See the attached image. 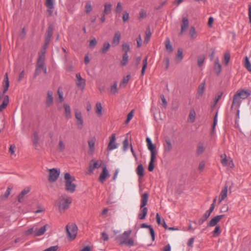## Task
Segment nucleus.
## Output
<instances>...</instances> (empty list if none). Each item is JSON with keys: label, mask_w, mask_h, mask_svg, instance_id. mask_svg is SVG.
<instances>
[{"label": "nucleus", "mask_w": 251, "mask_h": 251, "mask_svg": "<svg viewBox=\"0 0 251 251\" xmlns=\"http://www.w3.org/2000/svg\"><path fill=\"white\" fill-rule=\"evenodd\" d=\"M250 95L251 91L249 90H238L233 96L231 108L233 107L235 108H239L242 102V100L246 99Z\"/></svg>", "instance_id": "f257e3e1"}, {"label": "nucleus", "mask_w": 251, "mask_h": 251, "mask_svg": "<svg viewBox=\"0 0 251 251\" xmlns=\"http://www.w3.org/2000/svg\"><path fill=\"white\" fill-rule=\"evenodd\" d=\"M131 233V230L125 231L123 234L117 236L116 240L119 245H126L128 247H132L134 245V240L129 238V236Z\"/></svg>", "instance_id": "f03ea898"}, {"label": "nucleus", "mask_w": 251, "mask_h": 251, "mask_svg": "<svg viewBox=\"0 0 251 251\" xmlns=\"http://www.w3.org/2000/svg\"><path fill=\"white\" fill-rule=\"evenodd\" d=\"M72 198L66 194L61 195L55 202V205L58 207L59 211H63L69 207L72 203Z\"/></svg>", "instance_id": "7ed1b4c3"}, {"label": "nucleus", "mask_w": 251, "mask_h": 251, "mask_svg": "<svg viewBox=\"0 0 251 251\" xmlns=\"http://www.w3.org/2000/svg\"><path fill=\"white\" fill-rule=\"evenodd\" d=\"M149 199V194L145 193L141 196V204L140 207V213L138 217L140 220H144L146 218L148 213V208L145 207Z\"/></svg>", "instance_id": "20e7f679"}, {"label": "nucleus", "mask_w": 251, "mask_h": 251, "mask_svg": "<svg viewBox=\"0 0 251 251\" xmlns=\"http://www.w3.org/2000/svg\"><path fill=\"white\" fill-rule=\"evenodd\" d=\"M65 189L70 193H73L75 190L76 185L73 182L75 181L74 176H72L69 173L64 174Z\"/></svg>", "instance_id": "39448f33"}, {"label": "nucleus", "mask_w": 251, "mask_h": 251, "mask_svg": "<svg viewBox=\"0 0 251 251\" xmlns=\"http://www.w3.org/2000/svg\"><path fill=\"white\" fill-rule=\"evenodd\" d=\"M66 232L69 240L75 239L77 233V226L75 224L69 223L66 226Z\"/></svg>", "instance_id": "423d86ee"}, {"label": "nucleus", "mask_w": 251, "mask_h": 251, "mask_svg": "<svg viewBox=\"0 0 251 251\" xmlns=\"http://www.w3.org/2000/svg\"><path fill=\"white\" fill-rule=\"evenodd\" d=\"M60 174L59 170L53 168L49 170V180L50 182H53L55 181Z\"/></svg>", "instance_id": "0eeeda50"}, {"label": "nucleus", "mask_w": 251, "mask_h": 251, "mask_svg": "<svg viewBox=\"0 0 251 251\" xmlns=\"http://www.w3.org/2000/svg\"><path fill=\"white\" fill-rule=\"evenodd\" d=\"M75 76L76 78V86L80 89L83 90L86 84L85 79L81 77L80 74L79 73L76 74Z\"/></svg>", "instance_id": "6e6552de"}, {"label": "nucleus", "mask_w": 251, "mask_h": 251, "mask_svg": "<svg viewBox=\"0 0 251 251\" xmlns=\"http://www.w3.org/2000/svg\"><path fill=\"white\" fill-rule=\"evenodd\" d=\"M53 93L51 90H48L47 93L45 104L47 107H50L53 103Z\"/></svg>", "instance_id": "1a4fd4ad"}, {"label": "nucleus", "mask_w": 251, "mask_h": 251, "mask_svg": "<svg viewBox=\"0 0 251 251\" xmlns=\"http://www.w3.org/2000/svg\"><path fill=\"white\" fill-rule=\"evenodd\" d=\"M75 117L77 120L76 125L77 128L79 129H81L83 127V121L82 118L81 112L77 110L75 111Z\"/></svg>", "instance_id": "9d476101"}, {"label": "nucleus", "mask_w": 251, "mask_h": 251, "mask_svg": "<svg viewBox=\"0 0 251 251\" xmlns=\"http://www.w3.org/2000/svg\"><path fill=\"white\" fill-rule=\"evenodd\" d=\"M146 142L148 149L151 151V154H156V147L152 143L151 139L149 137H147L146 138Z\"/></svg>", "instance_id": "9b49d317"}, {"label": "nucleus", "mask_w": 251, "mask_h": 251, "mask_svg": "<svg viewBox=\"0 0 251 251\" xmlns=\"http://www.w3.org/2000/svg\"><path fill=\"white\" fill-rule=\"evenodd\" d=\"M116 135L115 134H112L110 137V142L108 144L107 149L109 151L114 150L117 148V145L115 143Z\"/></svg>", "instance_id": "f8f14e48"}, {"label": "nucleus", "mask_w": 251, "mask_h": 251, "mask_svg": "<svg viewBox=\"0 0 251 251\" xmlns=\"http://www.w3.org/2000/svg\"><path fill=\"white\" fill-rule=\"evenodd\" d=\"M224 217V215H217L209 221L208 224L209 226H216L218 223Z\"/></svg>", "instance_id": "ddd939ff"}, {"label": "nucleus", "mask_w": 251, "mask_h": 251, "mask_svg": "<svg viewBox=\"0 0 251 251\" xmlns=\"http://www.w3.org/2000/svg\"><path fill=\"white\" fill-rule=\"evenodd\" d=\"M164 151L165 153L170 152L172 149V145L169 139H166L163 143Z\"/></svg>", "instance_id": "4468645a"}, {"label": "nucleus", "mask_w": 251, "mask_h": 251, "mask_svg": "<svg viewBox=\"0 0 251 251\" xmlns=\"http://www.w3.org/2000/svg\"><path fill=\"white\" fill-rule=\"evenodd\" d=\"M121 38V34L120 31H117L115 32L114 37L112 39V44L114 46L118 45L120 43Z\"/></svg>", "instance_id": "2eb2a0df"}, {"label": "nucleus", "mask_w": 251, "mask_h": 251, "mask_svg": "<svg viewBox=\"0 0 251 251\" xmlns=\"http://www.w3.org/2000/svg\"><path fill=\"white\" fill-rule=\"evenodd\" d=\"M108 172L105 166L102 168V171L100 175L99 180L101 183H103L106 177L108 176Z\"/></svg>", "instance_id": "dca6fc26"}, {"label": "nucleus", "mask_w": 251, "mask_h": 251, "mask_svg": "<svg viewBox=\"0 0 251 251\" xmlns=\"http://www.w3.org/2000/svg\"><path fill=\"white\" fill-rule=\"evenodd\" d=\"M227 189L228 186L227 185H226L220 193L219 198V203L221 202L227 197Z\"/></svg>", "instance_id": "f3484780"}, {"label": "nucleus", "mask_w": 251, "mask_h": 251, "mask_svg": "<svg viewBox=\"0 0 251 251\" xmlns=\"http://www.w3.org/2000/svg\"><path fill=\"white\" fill-rule=\"evenodd\" d=\"M53 28L51 26L48 27V29L46 31V35L45 38V42L47 44H49L50 38L52 35Z\"/></svg>", "instance_id": "a211bd4d"}, {"label": "nucleus", "mask_w": 251, "mask_h": 251, "mask_svg": "<svg viewBox=\"0 0 251 251\" xmlns=\"http://www.w3.org/2000/svg\"><path fill=\"white\" fill-rule=\"evenodd\" d=\"M96 139L92 138L88 140V143L89 146V153L90 154L93 153L95 150V144Z\"/></svg>", "instance_id": "6ab92c4d"}, {"label": "nucleus", "mask_w": 251, "mask_h": 251, "mask_svg": "<svg viewBox=\"0 0 251 251\" xmlns=\"http://www.w3.org/2000/svg\"><path fill=\"white\" fill-rule=\"evenodd\" d=\"M30 191L29 188H26L22 191L18 197V201L19 202H22L24 201L25 196Z\"/></svg>", "instance_id": "aec40b11"}, {"label": "nucleus", "mask_w": 251, "mask_h": 251, "mask_svg": "<svg viewBox=\"0 0 251 251\" xmlns=\"http://www.w3.org/2000/svg\"><path fill=\"white\" fill-rule=\"evenodd\" d=\"M100 167V165L98 164V163L96 161H95L93 159L90 163L88 171L90 173H92L95 168H99Z\"/></svg>", "instance_id": "412c9836"}, {"label": "nucleus", "mask_w": 251, "mask_h": 251, "mask_svg": "<svg viewBox=\"0 0 251 251\" xmlns=\"http://www.w3.org/2000/svg\"><path fill=\"white\" fill-rule=\"evenodd\" d=\"M156 154H151V160L148 167V170L150 172L152 171L154 169V166L153 162L156 160Z\"/></svg>", "instance_id": "4be33fe9"}, {"label": "nucleus", "mask_w": 251, "mask_h": 251, "mask_svg": "<svg viewBox=\"0 0 251 251\" xmlns=\"http://www.w3.org/2000/svg\"><path fill=\"white\" fill-rule=\"evenodd\" d=\"M189 26V21L186 17H183L182 19V23L181 26V34Z\"/></svg>", "instance_id": "5701e85b"}, {"label": "nucleus", "mask_w": 251, "mask_h": 251, "mask_svg": "<svg viewBox=\"0 0 251 251\" xmlns=\"http://www.w3.org/2000/svg\"><path fill=\"white\" fill-rule=\"evenodd\" d=\"M196 119V112L194 108H192L190 110L188 121L193 123Z\"/></svg>", "instance_id": "b1692460"}, {"label": "nucleus", "mask_w": 251, "mask_h": 251, "mask_svg": "<svg viewBox=\"0 0 251 251\" xmlns=\"http://www.w3.org/2000/svg\"><path fill=\"white\" fill-rule=\"evenodd\" d=\"M49 226L48 224H46L44 226L39 227L38 229V232L36 233V236H41L43 235Z\"/></svg>", "instance_id": "393cba45"}, {"label": "nucleus", "mask_w": 251, "mask_h": 251, "mask_svg": "<svg viewBox=\"0 0 251 251\" xmlns=\"http://www.w3.org/2000/svg\"><path fill=\"white\" fill-rule=\"evenodd\" d=\"M9 86V82L8 80V75L7 73L5 75V77L3 81V93H5L8 90Z\"/></svg>", "instance_id": "a878e982"}, {"label": "nucleus", "mask_w": 251, "mask_h": 251, "mask_svg": "<svg viewBox=\"0 0 251 251\" xmlns=\"http://www.w3.org/2000/svg\"><path fill=\"white\" fill-rule=\"evenodd\" d=\"M65 109V116L67 119H70L71 118V109L70 106L65 103L63 105Z\"/></svg>", "instance_id": "bb28decb"}, {"label": "nucleus", "mask_w": 251, "mask_h": 251, "mask_svg": "<svg viewBox=\"0 0 251 251\" xmlns=\"http://www.w3.org/2000/svg\"><path fill=\"white\" fill-rule=\"evenodd\" d=\"M214 70L217 75H219L221 71V65L218 58H216L215 60Z\"/></svg>", "instance_id": "cd10ccee"}, {"label": "nucleus", "mask_w": 251, "mask_h": 251, "mask_svg": "<svg viewBox=\"0 0 251 251\" xmlns=\"http://www.w3.org/2000/svg\"><path fill=\"white\" fill-rule=\"evenodd\" d=\"M136 171L137 175L140 177L143 176L144 175V169L142 164H140L137 166Z\"/></svg>", "instance_id": "c85d7f7f"}, {"label": "nucleus", "mask_w": 251, "mask_h": 251, "mask_svg": "<svg viewBox=\"0 0 251 251\" xmlns=\"http://www.w3.org/2000/svg\"><path fill=\"white\" fill-rule=\"evenodd\" d=\"M9 102V98L7 95L4 96L2 103L0 105V112L4 109Z\"/></svg>", "instance_id": "c756f323"}, {"label": "nucleus", "mask_w": 251, "mask_h": 251, "mask_svg": "<svg viewBox=\"0 0 251 251\" xmlns=\"http://www.w3.org/2000/svg\"><path fill=\"white\" fill-rule=\"evenodd\" d=\"M130 77V75H128L123 78L122 81L120 83L119 85L120 88H124L126 86L129 81Z\"/></svg>", "instance_id": "7c9ffc66"}, {"label": "nucleus", "mask_w": 251, "mask_h": 251, "mask_svg": "<svg viewBox=\"0 0 251 251\" xmlns=\"http://www.w3.org/2000/svg\"><path fill=\"white\" fill-rule=\"evenodd\" d=\"M112 5L110 3H106L104 4V8L103 11L104 15L108 14L111 12Z\"/></svg>", "instance_id": "2f4dec72"}, {"label": "nucleus", "mask_w": 251, "mask_h": 251, "mask_svg": "<svg viewBox=\"0 0 251 251\" xmlns=\"http://www.w3.org/2000/svg\"><path fill=\"white\" fill-rule=\"evenodd\" d=\"M46 67V66L45 65L41 66H36L34 77H36L37 75H38L41 73V70H42L44 68Z\"/></svg>", "instance_id": "473e14b6"}, {"label": "nucleus", "mask_w": 251, "mask_h": 251, "mask_svg": "<svg viewBox=\"0 0 251 251\" xmlns=\"http://www.w3.org/2000/svg\"><path fill=\"white\" fill-rule=\"evenodd\" d=\"M205 150V147L204 144L201 142H200L198 145L197 148V153L199 154H201Z\"/></svg>", "instance_id": "72a5a7b5"}, {"label": "nucleus", "mask_w": 251, "mask_h": 251, "mask_svg": "<svg viewBox=\"0 0 251 251\" xmlns=\"http://www.w3.org/2000/svg\"><path fill=\"white\" fill-rule=\"evenodd\" d=\"M128 61V55L127 53H124L123 55L122 59L121 61V65L123 66H126Z\"/></svg>", "instance_id": "f704fd0d"}, {"label": "nucleus", "mask_w": 251, "mask_h": 251, "mask_svg": "<svg viewBox=\"0 0 251 251\" xmlns=\"http://www.w3.org/2000/svg\"><path fill=\"white\" fill-rule=\"evenodd\" d=\"M96 112L99 116H101L102 115V106L100 102H97L96 105Z\"/></svg>", "instance_id": "c9c22d12"}, {"label": "nucleus", "mask_w": 251, "mask_h": 251, "mask_svg": "<svg viewBox=\"0 0 251 251\" xmlns=\"http://www.w3.org/2000/svg\"><path fill=\"white\" fill-rule=\"evenodd\" d=\"M183 58V51L182 49H179L176 56V60L177 62H180Z\"/></svg>", "instance_id": "e433bc0d"}, {"label": "nucleus", "mask_w": 251, "mask_h": 251, "mask_svg": "<svg viewBox=\"0 0 251 251\" xmlns=\"http://www.w3.org/2000/svg\"><path fill=\"white\" fill-rule=\"evenodd\" d=\"M244 66L245 68L249 71L251 72V64L250 62L249 58L248 56H246L245 58Z\"/></svg>", "instance_id": "4c0bfd02"}, {"label": "nucleus", "mask_w": 251, "mask_h": 251, "mask_svg": "<svg viewBox=\"0 0 251 251\" xmlns=\"http://www.w3.org/2000/svg\"><path fill=\"white\" fill-rule=\"evenodd\" d=\"M54 0H46L45 5L49 9L54 8Z\"/></svg>", "instance_id": "58836bf2"}, {"label": "nucleus", "mask_w": 251, "mask_h": 251, "mask_svg": "<svg viewBox=\"0 0 251 251\" xmlns=\"http://www.w3.org/2000/svg\"><path fill=\"white\" fill-rule=\"evenodd\" d=\"M147 60H148V57L146 56L143 60V67H142V70H141V75H144V74H145V70L147 67V65H148V62H147Z\"/></svg>", "instance_id": "ea45409f"}, {"label": "nucleus", "mask_w": 251, "mask_h": 251, "mask_svg": "<svg viewBox=\"0 0 251 251\" xmlns=\"http://www.w3.org/2000/svg\"><path fill=\"white\" fill-rule=\"evenodd\" d=\"M205 87V82H202L199 86L198 89V93L199 95L201 96L204 92Z\"/></svg>", "instance_id": "a19ab883"}, {"label": "nucleus", "mask_w": 251, "mask_h": 251, "mask_svg": "<svg viewBox=\"0 0 251 251\" xmlns=\"http://www.w3.org/2000/svg\"><path fill=\"white\" fill-rule=\"evenodd\" d=\"M57 94L58 95V99L57 100L58 102L61 103L64 100L63 93L60 88L57 90Z\"/></svg>", "instance_id": "79ce46f5"}, {"label": "nucleus", "mask_w": 251, "mask_h": 251, "mask_svg": "<svg viewBox=\"0 0 251 251\" xmlns=\"http://www.w3.org/2000/svg\"><path fill=\"white\" fill-rule=\"evenodd\" d=\"M58 151L60 152H62L65 149V145L62 140L60 139L58 143Z\"/></svg>", "instance_id": "37998d69"}, {"label": "nucleus", "mask_w": 251, "mask_h": 251, "mask_svg": "<svg viewBox=\"0 0 251 251\" xmlns=\"http://www.w3.org/2000/svg\"><path fill=\"white\" fill-rule=\"evenodd\" d=\"M165 46L166 50L169 52H171L173 50L172 46L170 44V41L169 39H167L165 41Z\"/></svg>", "instance_id": "c03bdc74"}, {"label": "nucleus", "mask_w": 251, "mask_h": 251, "mask_svg": "<svg viewBox=\"0 0 251 251\" xmlns=\"http://www.w3.org/2000/svg\"><path fill=\"white\" fill-rule=\"evenodd\" d=\"M110 92L112 94H115L118 92V88H117V82H114L113 85L111 86L110 88Z\"/></svg>", "instance_id": "a18cd8bd"}, {"label": "nucleus", "mask_w": 251, "mask_h": 251, "mask_svg": "<svg viewBox=\"0 0 251 251\" xmlns=\"http://www.w3.org/2000/svg\"><path fill=\"white\" fill-rule=\"evenodd\" d=\"M230 55L229 51L226 52L224 54V63L225 65H227L229 61Z\"/></svg>", "instance_id": "49530a36"}, {"label": "nucleus", "mask_w": 251, "mask_h": 251, "mask_svg": "<svg viewBox=\"0 0 251 251\" xmlns=\"http://www.w3.org/2000/svg\"><path fill=\"white\" fill-rule=\"evenodd\" d=\"M110 47V45L108 42H105L103 44L102 48L101 49V51L102 53H105L109 49Z\"/></svg>", "instance_id": "de8ad7c7"}, {"label": "nucleus", "mask_w": 251, "mask_h": 251, "mask_svg": "<svg viewBox=\"0 0 251 251\" xmlns=\"http://www.w3.org/2000/svg\"><path fill=\"white\" fill-rule=\"evenodd\" d=\"M45 57L42 56H38V58L37 61L36 66H41L44 65L45 64Z\"/></svg>", "instance_id": "09e8293b"}, {"label": "nucleus", "mask_w": 251, "mask_h": 251, "mask_svg": "<svg viewBox=\"0 0 251 251\" xmlns=\"http://www.w3.org/2000/svg\"><path fill=\"white\" fill-rule=\"evenodd\" d=\"M210 216V215L207 214V213H205L203 217L201 218L199 220V224L200 225L202 224L205 221L207 220V219L208 218V217Z\"/></svg>", "instance_id": "8fccbe9b"}, {"label": "nucleus", "mask_w": 251, "mask_h": 251, "mask_svg": "<svg viewBox=\"0 0 251 251\" xmlns=\"http://www.w3.org/2000/svg\"><path fill=\"white\" fill-rule=\"evenodd\" d=\"M85 12L87 14L89 13L92 10V5L90 1L86 2L85 5Z\"/></svg>", "instance_id": "3c124183"}, {"label": "nucleus", "mask_w": 251, "mask_h": 251, "mask_svg": "<svg viewBox=\"0 0 251 251\" xmlns=\"http://www.w3.org/2000/svg\"><path fill=\"white\" fill-rule=\"evenodd\" d=\"M122 50L125 51L124 53H127L130 50L129 45L127 43H123L122 45Z\"/></svg>", "instance_id": "603ef678"}, {"label": "nucleus", "mask_w": 251, "mask_h": 251, "mask_svg": "<svg viewBox=\"0 0 251 251\" xmlns=\"http://www.w3.org/2000/svg\"><path fill=\"white\" fill-rule=\"evenodd\" d=\"M189 34L191 38L194 39L196 37V32L194 26L191 27Z\"/></svg>", "instance_id": "864d4df0"}, {"label": "nucleus", "mask_w": 251, "mask_h": 251, "mask_svg": "<svg viewBox=\"0 0 251 251\" xmlns=\"http://www.w3.org/2000/svg\"><path fill=\"white\" fill-rule=\"evenodd\" d=\"M204 60H205V57L203 55H201L198 57V65L199 67H201L202 65Z\"/></svg>", "instance_id": "5fc2aeb1"}, {"label": "nucleus", "mask_w": 251, "mask_h": 251, "mask_svg": "<svg viewBox=\"0 0 251 251\" xmlns=\"http://www.w3.org/2000/svg\"><path fill=\"white\" fill-rule=\"evenodd\" d=\"M147 16V13L146 11L143 9H142L140 10V13H139V19L140 20L145 18Z\"/></svg>", "instance_id": "6e6d98bb"}, {"label": "nucleus", "mask_w": 251, "mask_h": 251, "mask_svg": "<svg viewBox=\"0 0 251 251\" xmlns=\"http://www.w3.org/2000/svg\"><path fill=\"white\" fill-rule=\"evenodd\" d=\"M213 233L214 236H219L221 233L220 226H216Z\"/></svg>", "instance_id": "4d7b16f0"}, {"label": "nucleus", "mask_w": 251, "mask_h": 251, "mask_svg": "<svg viewBox=\"0 0 251 251\" xmlns=\"http://www.w3.org/2000/svg\"><path fill=\"white\" fill-rule=\"evenodd\" d=\"M151 36V32L150 31V28L148 27L147 29V30L146 32V37L145 38V41L148 42L149 41V39L150 38Z\"/></svg>", "instance_id": "13d9d810"}, {"label": "nucleus", "mask_w": 251, "mask_h": 251, "mask_svg": "<svg viewBox=\"0 0 251 251\" xmlns=\"http://www.w3.org/2000/svg\"><path fill=\"white\" fill-rule=\"evenodd\" d=\"M128 140L127 138H126L124 141H123V150L124 151H126L127 149H128Z\"/></svg>", "instance_id": "bf43d9fd"}, {"label": "nucleus", "mask_w": 251, "mask_h": 251, "mask_svg": "<svg viewBox=\"0 0 251 251\" xmlns=\"http://www.w3.org/2000/svg\"><path fill=\"white\" fill-rule=\"evenodd\" d=\"M122 10L123 7L122 4L121 2H119L117 3V6L115 9V12L116 13H120L122 12Z\"/></svg>", "instance_id": "052dcab7"}, {"label": "nucleus", "mask_w": 251, "mask_h": 251, "mask_svg": "<svg viewBox=\"0 0 251 251\" xmlns=\"http://www.w3.org/2000/svg\"><path fill=\"white\" fill-rule=\"evenodd\" d=\"M129 13L127 11H124L123 15V20L124 22L127 21L129 19Z\"/></svg>", "instance_id": "680f3d73"}, {"label": "nucleus", "mask_w": 251, "mask_h": 251, "mask_svg": "<svg viewBox=\"0 0 251 251\" xmlns=\"http://www.w3.org/2000/svg\"><path fill=\"white\" fill-rule=\"evenodd\" d=\"M38 142V133L36 132H35L33 133V143L35 145H37Z\"/></svg>", "instance_id": "e2e57ef3"}, {"label": "nucleus", "mask_w": 251, "mask_h": 251, "mask_svg": "<svg viewBox=\"0 0 251 251\" xmlns=\"http://www.w3.org/2000/svg\"><path fill=\"white\" fill-rule=\"evenodd\" d=\"M133 110H131L127 115V118L126 121V123H128L133 118Z\"/></svg>", "instance_id": "0e129e2a"}, {"label": "nucleus", "mask_w": 251, "mask_h": 251, "mask_svg": "<svg viewBox=\"0 0 251 251\" xmlns=\"http://www.w3.org/2000/svg\"><path fill=\"white\" fill-rule=\"evenodd\" d=\"M97 41L95 38H93L90 41L89 47L90 48H94L97 45Z\"/></svg>", "instance_id": "69168bd1"}, {"label": "nucleus", "mask_w": 251, "mask_h": 251, "mask_svg": "<svg viewBox=\"0 0 251 251\" xmlns=\"http://www.w3.org/2000/svg\"><path fill=\"white\" fill-rule=\"evenodd\" d=\"M58 249V246H54L50 247L45 249L43 251H56Z\"/></svg>", "instance_id": "338daca9"}, {"label": "nucleus", "mask_w": 251, "mask_h": 251, "mask_svg": "<svg viewBox=\"0 0 251 251\" xmlns=\"http://www.w3.org/2000/svg\"><path fill=\"white\" fill-rule=\"evenodd\" d=\"M31 234H33L34 235V230H33V226L31 228H29L28 230H26L25 232V235H26V236L29 235Z\"/></svg>", "instance_id": "774afa93"}]
</instances>
